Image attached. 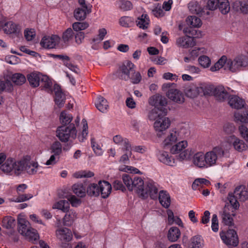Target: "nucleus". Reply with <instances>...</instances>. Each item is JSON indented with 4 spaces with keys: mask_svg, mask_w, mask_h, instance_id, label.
<instances>
[{
    "mask_svg": "<svg viewBox=\"0 0 248 248\" xmlns=\"http://www.w3.org/2000/svg\"><path fill=\"white\" fill-rule=\"evenodd\" d=\"M50 150L51 153L59 156L62 151L61 143L58 141H55L51 145Z\"/></svg>",
    "mask_w": 248,
    "mask_h": 248,
    "instance_id": "52",
    "label": "nucleus"
},
{
    "mask_svg": "<svg viewBox=\"0 0 248 248\" xmlns=\"http://www.w3.org/2000/svg\"><path fill=\"white\" fill-rule=\"evenodd\" d=\"M91 145L94 153L97 155H102L103 153L102 149L100 146L95 142L94 139H91Z\"/></svg>",
    "mask_w": 248,
    "mask_h": 248,
    "instance_id": "62",
    "label": "nucleus"
},
{
    "mask_svg": "<svg viewBox=\"0 0 248 248\" xmlns=\"http://www.w3.org/2000/svg\"><path fill=\"white\" fill-rule=\"evenodd\" d=\"M40 85L43 89L46 90L48 93H51L52 82L50 78L46 75H41Z\"/></svg>",
    "mask_w": 248,
    "mask_h": 248,
    "instance_id": "29",
    "label": "nucleus"
},
{
    "mask_svg": "<svg viewBox=\"0 0 248 248\" xmlns=\"http://www.w3.org/2000/svg\"><path fill=\"white\" fill-rule=\"evenodd\" d=\"M29 222L24 218H20L18 220V232L24 235L31 228L28 227Z\"/></svg>",
    "mask_w": 248,
    "mask_h": 248,
    "instance_id": "39",
    "label": "nucleus"
},
{
    "mask_svg": "<svg viewBox=\"0 0 248 248\" xmlns=\"http://www.w3.org/2000/svg\"><path fill=\"white\" fill-rule=\"evenodd\" d=\"M134 176L133 174H124L122 176L124 183L129 191L133 190V180Z\"/></svg>",
    "mask_w": 248,
    "mask_h": 248,
    "instance_id": "43",
    "label": "nucleus"
},
{
    "mask_svg": "<svg viewBox=\"0 0 248 248\" xmlns=\"http://www.w3.org/2000/svg\"><path fill=\"white\" fill-rule=\"evenodd\" d=\"M167 96L170 100L179 104L183 103L185 100L183 93L177 89H170L168 92Z\"/></svg>",
    "mask_w": 248,
    "mask_h": 248,
    "instance_id": "19",
    "label": "nucleus"
},
{
    "mask_svg": "<svg viewBox=\"0 0 248 248\" xmlns=\"http://www.w3.org/2000/svg\"><path fill=\"white\" fill-rule=\"evenodd\" d=\"M230 203L227 202L221 213L222 222L225 225L231 226L233 224L232 216L234 215V211L239 207V203L234 199H231Z\"/></svg>",
    "mask_w": 248,
    "mask_h": 248,
    "instance_id": "3",
    "label": "nucleus"
},
{
    "mask_svg": "<svg viewBox=\"0 0 248 248\" xmlns=\"http://www.w3.org/2000/svg\"><path fill=\"white\" fill-rule=\"evenodd\" d=\"M217 7L220 12L224 15L228 13L230 10V4L228 0H219Z\"/></svg>",
    "mask_w": 248,
    "mask_h": 248,
    "instance_id": "42",
    "label": "nucleus"
},
{
    "mask_svg": "<svg viewBox=\"0 0 248 248\" xmlns=\"http://www.w3.org/2000/svg\"><path fill=\"white\" fill-rule=\"evenodd\" d=\"M11 92L13 90V85L10 81L6 82L0 80V93L4 90Z\"/></svg>",
    "mask_w": 248,
    "mask_h": 248,
    "instance_id": "56",
    "label": "nucleus"
},
{
    "mask_svg": "<svg viewBox=\"0 0 248 248\" xmlns=\"http://www.w3.org/2000/svg\"><path fill=\"white\" fill-rule=\"evenodd\" d=\"M74 35V32L71 28H68L62 34V40L64 43L71 40Z\"/></svg>",
    "mask_w": 248,
    "mask_h": 248,
    "instance_id": "57",
    "label": "nucleus"
},
{
    "mask_svg": "<svg viewBox=\"0 0 248 248\" xmlns=\"http://www.w3.org/2000/svg\"><path fill=\"white\" fill-rule=\"evenodd\" d=\"M187 146V142L186 140H181L172 146L170 149V152L173 154H178L181 152Z\"/></svg>",
    "mask_w": 248,
    "mask_h": 248,
    "instance_id": "34",
    "label": "nucleus"
},
{
    "mask_svg": "<svg viewBox=\"0 0 248 248\" xmlns=\"http://www.w3.org/2000/svg\"><path fill=\"white\" fill-rule=\"evenodd\" d=\"M66 214L63 217V225L64 226H71L76 217V213L72 212V213H70V212H66Z\"/></svg>",
    "mask_w": 248,
    "mask_h": 248,
    "instance_id": "50",
    "label": "nucleus"
},
{
    "mask_svg": "<svg viewBox=\"0 0 248 248\" xmlns=\"http://www.w3.org/2000/svg\"><path fill=\"white\" fill-rule=\"evenodd\" d=\"M212 89V88L210 85L198 87L195 84H192L186 88L185 93L186 96L193 98L197 97L198 94L202 92L204 94H210Z\"/></svg>",
    "mask_w": 248,
    "mask_h": 248,
    "instance_id": "6",
    "label": "nucleus"
},
{
    "mask_svg": "<svg viewBox=\"0 0 248 248\" xmlns=\"http://www.w3.org/2000/svg\"><path fill=\"white\" fill-rule=\"evenodd\" d=\"M73 28L75 31H79L87 29L89 24L86 22H75L73 24Z\"/></svg>",
    "mask_w": 248,
    "mask_h": 248,
    "instance_id": "60",
    "label": "nucleus"
},
{
    "mask_svg": "<svg viewBox=\"0 0 248 248\" xmlns=\"http://www.w3.org/2000/svg\"><path fill=\"white\" fill-rule=\"evenodd\" d=\"M160 203L165 208H168L170 204V199L169 195L165 191H160L158 194Z\"/></svg>",
    "mask_w": 248,
    "mask_h": 248,
    "instance_id": "28",
    "label": "nucleus"
},
{
    "mask_svg": "<svg viewBox=\"0 0 248 248\" xmlns=\"http://www.w3.org/2000/svg\"><path fill=\"white\" fill-rule=\"evenodd\" d=\"M2 226L6 229L13 228L16 224L15 219L11 216L4 217L2 220Z\"/></svg>",
    "mask_w": 248,
    "mask_h": 248,
    "instance_id": "45",
    "label": "nucleus"
},
{
    "mask_svg": "<svg viewBox=\"0 0 248 248\" xmlns=\"http://www.w3.org/2000/svg\"><path fill=\"white\" fill-rule=\"evenodd\" d=\"M54 91L55 93V103L60 107H62L65 101V97L64 94L62 92L60 87L56 84L54 85Z\"/></svg>",
    "mask_w": 248,
    "mask_h": 248,
    "instance_id": "25",
    "label": "nucleus"
},
{
    "mask_svg": "<svg viewBox=\"0 0 248 248\" xmlns=\"http://www.w3.org/2000/svg\"><path fill=\"white\" fill-rule=\"evenodd\" d=\"M80 7L76 8L74 11V17L77 20H83L92 12V6L87 5L85 0H78Z\"/></svg>",
    "mask_w": 248,
    "mask_h": 248,
    "instance_id": "9",
    "label": "nucleus"
},
{
    "mask_svg": "<svg viewBox=\"0 0 248 248\" xmlns=\"http://www.w3.org/2000/svg\"><path fill=\"white\" fill-rule=\"evenodd\" d=\"M158 160L163 163L170 166L175 165L174 159L170 156L168 153L165 151H158L157 154Z\"/></svg>",
    "mask_w": 248,
    "mask_h": 248,
    "instance_id": "18",
    "label": "nucleus"
},
{
    "mask_svg": "<svg viewBox=\"0 0 248 248\" xmlns=\"http://www.w3.org/2000/svg\"><path fill=\"white\" fill-rule=\"evenodd\" d=\"M3 30L6 34H18L20 32V28L19 25L12 21H9L5 24Z\"/></svg>",
    "mask_w": 248,
    "mask_h": 248,
    "instance_id": "24",
    "label": "nucleus"
},
{
    "mask_svg": "<svg viewBox=\"0 0 248 248\" xmlns=\"http://www.w3.org/2000/svg\"><path fill=\"white\" fill-rule=\"evenodd\" d=\"M24 159L16 160L13 158H8L0 166V169L4 173L10 175L19 176L24 173Z\"/></svg>",
    "mask_w": 248,
    "mask_h": 248,
    "instance_id": "2",
    "label": "nucleus"
},
{
    "mask_svg": "<svg viewBox=\"0 0 248 248\" xmlns=\"http://www.w3.org/2000/svg\"><path fill=\"white\" fill-rule=\"evenodd\" d=\"M136 68V66L130 61H125L120 66L116 73V76L121 79L124 81L129 80V76Z\"/></svg>",
    "mask_w": 248,
    "mask_h": 248,
    "instance_id": "5",
    "label": "nucleus"
},
{
    "mask_svg": "<svg viewBox=\"0 0 248 248\" xmlns=\"http://www.w3.org/2000/svg\"><path fill=\"white\" fill-rule=\"evenodd\" d=\"M236 121H239L243 123H248V110L242 112H236L234 114Z\"/></svg>",
    "mask_w": 248,
    "mask_h": 248,
    "instance_id": "47",
    "label": "nucleus"
},
{
    "mask_svg": "<svg viewBox=\"0 0 248 248\" xmlns=\"http://www.w3.org/2000/svg\"><path fill=\"white\" fill-rule=\"evenodd\" d=\"M69 207V202L66 200H61L55 203L53 206V209H58L63 212H67Z\"/></svg>",
    "mask_w": 248,
    "mask_h": 248,
    "instance_id": "41",
    "label": "nucleus"
},
{
    "mask_svg": "<svg viewBox=\"0 0 248 248\" xmlns=\"http://www.w3.org/2000/svg\"><path fill=\"white\" fill-rule=\"evenodd\" d=\"M24 164V173L26 172L30 175H33L37 172V169L38 167L37 163L31 162L30 161L25 159Z\"/></svg>",
    "mask_w": 248,
    "mask_h": 248,
    "instance_id": "26",
    "label": "nucleus"
},
{
    "mask_svg": "<svg viewBox=\"0 0 248 248\" xmlns=\"http://www.w3.org/2000/svg\"><path fill=\"white\" fill-rule=\"evenodd\" d=\"M220 236L222 241L227 245L236 247L239 243L236 232L232 229H229L227 232H220Z\"/></svg>",
    "mask_w": 248,
    "mask_h": 248,
    "instance_id": "11",
    "label": "nucleus"
},
{
    "mask_svg": "<svg viewBox=\"0 0 248 248\" xmlns=\"http://www.w3.org/2000/svg\"><path fill=\"white\" fill-rule=\"evenodd\" d=\"M219 0H208L205 6V11H214L217 7Z\"/></svg>",
    "mask_w": 248,
    "mask_h": 248,
    "instance_id": "58",
    "label": "nucleus"
},
{
    "mask_svg": "<svg viewBox=\"0 0 248 248\" xmlns=\"http://www.w3.org/2000/svg\"><path fill=\"white\" fill-rule=\"evenodd\" d=\"M187 23L193 27H200L202 25V21L200 18L196 16H190L186 19Z\"/></svg>",
    "mask_w": 248,
    "mask_h": 248,
    "instance_id": "51",
    "label": "nucleus"
},
{
    "mask_svg": "<svg viewBox=\"0 0 248 248\" xmlns=\"http://www.w3.org/2000/svg\"><path fill=\"white\" fill-rule=\"evenodd\" d=\"M133 181V185H132L133 186V190L134 189H135L138 194L140 197V190L143 191L145 187L143 180L141 178L134 176Z\"/></svg>",
    "mask_w": 248,
    "mask_h": 248,
    "instance_id": "31",
    "label": "nucleus"
},
{
    "mask_svg": "<svg viewBox=\"0 0 248 248\" xmlns=\"http://www.w3.org/2000/svg\"><path fill=\"white\" fill-rule=\"evenodd\" d=\"M96 108L101 112L105 113L108 108V104L107 100L102 96L97 97L95 103Z\"/></svg>",
    "mask_w": 248,
    "mask_h": 248,
    "instance_id": "27",
    "label": "nucleus"
},
{
    "mask_svg": "<svg viewBox=\"0 0 248 248\" xmlns=\"http://www.w3.org/2000/svg\"><path fill=\"white\" fill-rule=\"evenodd\" d=\"M133 22V19L129 16H123L119 20L120 24L124 27H129Z\"/></svg>",
    "mask_w": 248,
    "mask_h": 248,
    "instance_id": "59",
    "label": "nucleus"
},
{
    "mask_svg": "<svg viewBox=\"0 0 248 248\" xmlns=\"http://www.w3.org/2000/svg\"><path fill=\"white\" fill-rule=\"evenodd\" d=\"M77 131L75 124L71 123L68 126H58L56 131L57 137L62 142H67L70 139H75L77 137Z\"/></svg>",
    "mask_w": 248,
    "mask_h": 248,
    "instance_id": "4",
    "label": "nucleus"
},
{
    "mask_svg": "<svg viewBox=\"0 0 248 248\" xmlns=\"http://www.w3.org/2000/svg\"><path fill=\"white\" fill-rule=\"evenodd\" d=\"M231 138L233 140V146L236 150L241 152L246 149L247 145L243 140H239L234 136H231Z\"/></svg>",
    "mask_w": 248,
    "mask_h": 248,
    "instance_id": "37",
    "label": "nucleus"
},
{
    "mask_svg": "<svg viewBox=\"0 0 248 248\" xmlns=\"http://www.w3.org/2000/svg\"><path fill=\"white\" fill-rule=\"evenodd\" d=\"M210 86L212 88V89L210 93L213 92V95L217 100L223 102L229 97L230 95L228 93L223 86H218L215 88L211 86Z\"/></svg>",
    "mask_w": 248,
    "mask_h": 248,
    "instance_id": "16",
    "label": "nucleus"
},
{
    "mask_svg": "<svg viewBox=\"0 0 248 248\" xmlns=\"http://www.w3.org/2000/svg\"><path fill=\"white\" fill-rule=\"evenodd\" d=\"M228 103L232 108L238 109L244 108L245 101L238 96L234 95H230L228 97Z\"/></svg>",
    "mask_w": 248,
    "mask_h": 248,
    "instance_id": "20",
    "label": "nucleus"
},
{
    "mask_svg": "<svg viewBox=\"0 0 248 248\" xmlns=\"http://www.w3.org/2000/svg\"><path fill=\"white\" fill-rule=\"evenodd\" d=\"M150 20L146 14H142L136 20L137 25L140 29L145 30L148 28Z\"/></svg>",
    "mask_w": 248,
    "mask_h": 248,
    "instance_id": "32",
    "label": "nucleus"
},
{
    "mask_svg": "<svg viewBox=\"0 0 248 248\" xmlns=\"http://www.w3.org/2000/svg\"><path fill=\"white\" fill-rule=\"evenodd\" d=\"M11 79L13 82L17 85L23 84L26 80L24 75L20 73H15L13 74Z\"/></svg>",
    "mask_w": 248,
    "mask_h": 248,
    "instance_id": "44",
    "label": "nucleus"
},
{
    "mask_svg": "<svg viewBox=\"0 0 248 248\" xmlns=\"http://www.w3.org/2000/svg\"><path fill=\"white\" fill-rule=\"evenodd\" d=\"M72 190L77 196L81 198L85 196L87 193L85 188L82 184L74 185L72 186Z\"/></svg>",
    "mask_w": 248,
    "mask_h": 248,
    "instance_id": "38",
    "label": "nucleus"
},
{
    "mask_svg": "<svg viewBox=\"0 0 248 248\" xmlns=\"http://www.w3.org/2000/svg\"><path fill=\"white\" fill-rule=\"evenodd\" d=\"M73 119L72 115L66 111H62L60 115V121L62 125L70 124Z\"/></svg>",
    "mask_w": 248,
    "mask_h": 248,
    "instance_id": "40",
    "label": "nucleus"
},
{
    "mask_svg": "<svg viewBox=\"0 0 248 248\" xmlns=\"http://www.w3.org/2000/svg\"><path fill=\"white\" fill-rule=\"evenodd\" d=\"M24 235L30 241L33 242L37 241L39 237L37 231L33 228H31Z\"/></svg>",
    "mask_w": 248,
    "mask_h": 248,
    "instance_id": "49",
    "label": "nucleus"
},
{
    "mask_svg": "<svg viewBox=\"0 0 248 248\" xmlns=\"http://www.w3.org/2000/svg\"><path fill=\"white\" fill-rule=\"evenodd\" d=\"M119 8L122 11H126L130 10L133 8L132 3L128 0H120L118 2Z\"/></svg>",
    "mask_w": 248,
    "mask_h": 248,
    "instance_id": "54",
    "label": "nucleus"
},
{
    "mask_svg": "<svg viewBox=\"0 0 248 248\" xmlns=\"http://www.w3.org/2000/svg\"><path fill=\"white\" fill-rule=\"evenodd\" d=\"M184 134L183 130L180 131L176 129L170 130L167 133L163 143L165 146H168L176 143L184 138Z\"/></svg>",
    "mask_w": 248,
    "mask_h": 248,
    "instance_id": "12",
    "label": "nucleus"
},
{
    "mask_svg": "<svg viewBox=\"0 0 248 248\" xmlns=\"http://www.w3.org/2000/svg\"><path fill=\"white\" fill-rule=\"evenodd\" d=\"M188 7L189 10L192 13L197 15H209L210 14V12L205 11V8H202L199 3L197 2H191L189 3Z\"/></svg>",
    "mask_w": 248,
    "mask_h": 248,
    "instance_id": "23",
    "label": "nucleus"
},
{
    "mask_svg": "<svg viewBox=\"0 0 248 248\" xmlns=\"http://www.w3.org/2000/svg\"><path fill=\"white\" fill-rule=\"evenodd\" d=\"M41 75V73L37 72H33L28 74L27 78L32 87L35 88L40 85Z\"/></svg>",
    "mask_w": 248,
    "mask_h": 248,
    "instance_id": "22",
    "label": "nucleus"
},
{
    "mask_svg": "<svg viewBox=\"0 0 248 248\" xmlns=\"http://www.w3.org/2000/svg\"><path fill=\"white\" fill-rule=\"evenodd\" d=\"M224 153L222 147L217 146L205 154L202 152L196 153L192 157V162L199 168L207 169L217 165L218 161L224 156Z\"/></svg>",
    "mask_w": 248,
    "mask_h": 248,
    "instance_id": "1",
    "label": "nucleus"
},
{
    "mask_svg": "<svg viewBox=\"0 0 248 248\" xmlns=\"http://www.w3.org/2000/svg\"><path fill=\"white\" fill-rule=\"evenodd\" d=\"M129 80L134 84H139L142 78L140 73L139 72L136 71L135 69L132 73V74L129 76Z\"/></svg>",
    "mask_w": 248,
    "mask_h": 248,
    "instance_id": "53",
    "label": "nucleus"
},
{
    "mask_svg": "<svg viewBox=\"0 0 248 248\" xmlns=\"http://www.w3.org/2000/svg\"><path fill=\"white\" fill-rule=\"evenodd\" d=\"M202 241L203 240L201 235H195L190 239L188 248H202Z\"/></svg>",
    "mask_w": 248,
    "mask_h": 248,
    "instance_id": "36",
    "label": "nucleus"
},
{
    "mask_svg": "<svg viewBox=\"0 0 248 248\" xmlns=\"http://www.w3.org/2000/svg\"><path fill=\"white\" fill-rule=\"evenodd\" d=\"M176 44L179 47L186 48L194 46L196 43L194 37L186 36L178 38Z\"/></svg>",
    "mask_w": 248,
    "mask_h": 248,
    "instance_id": "17",
    "label": "nucleus"
},
{
    "mask_svg": "<svg viewBox=\"0 0 248 248\" xmlns=\"http://www.w3.org/2000/svg\"><path fill=\"white\" fill-rule=\"evenodd\" d=\"M180 235V230L176 227H171L168 231L167 237L170 241L174 242L177 241Z\"/></svg>",
    "mask_w": 248,
    "mask_h": 248,
    "instance_id": "30",
    "label": "nucleus"
},
{
    "mask_svg": "<svg viewBox=\"0 0 248 248\" xmlns=\"http://www.w3.org/2000/svg\"><path fill=\"white\" fill-rule=\"evenodd\" d=\"M150 99L153 100L151 105L155 106V107L165 106L167 104L166 98L161 95H154Z\"/></svg>",
    "mask_w": 248,
    "mask_h": 248,
    "instance_id": "33",
    "label": "nucleus"
},
{
    "mask_svg": "<svg viewBox=\"0 0 248 248\" xmlns=\"http://www.w3.org/2000/svg\"><path fill=\"white\" fill-rule=\"evenodd\" d=\"M248 64V61L244 57L239 56L235 58L233 61L231 59L228 60L227 67L232 72H235L240 68L246 66Z\"/></svg>",
    "mask_w": 248,
    "mask_h": 248,
    "instance_id": "13",
    "label": "nucleus"
},
{
    "mask_svg": "<svg viewBox=\"0 0 248 248\" xmlns=\"http://www.w3.org/2000/svg\"><path fill=\"white\" fill-rule=\"evenodd\" d=\"M99 194H101L103 198L105 199L108 197L111 191V185L107 181H99Z\"/></svg>",
    "mask_w": 248,
    "mask_h": 248,
    "instance_id": "21",
    "label": "nucleus"
},
{
    "mask_svg": "<svg viewBox=\"0 0 248 248\" xmlns=\"http://www.w3.org/2000/svg\"><path fill=\"white\" fill-rule=\"evenodd\" d=\"M228 61L226 56H222L219 60L214 64V66L210 68L211 71L214 72L216 71L221 68H222L225 64L227 65Z\"/></svg>",
    "mask_w": 248,
    "mask_h": 248,
    "instance_id": "46",
    "label": "nucleus"
},
{
    "mask_svg": "<svg viewBox=\"0 0 248 248\" xmlns=\"http://www.w3.org/2000/svg\"><path fill=\"white\" fill-rule=\"evenodd\" d=\"M248 198V192L246 190L245 187L243 186H237L235 188L233 193H229L228 196V200L229 203L231 199H234L236 202H238L239 200L240 201H245Z\"/></svg>",
    "mask_w": 248,
    "mask_h": 248,
    "instance_id": "14",
    "label": "nucleus"
},
{
    "mask_svg": "<svg viewBox=\"0 0 248 248\" xmlns=\"http://www.w3.org/2000/svg\"><path fill=\"white\" fill-rule=\"evenodd\" d=\"M140 197L145 199L149 196L152 199H157L158 197L157 185L153 181H149L146 183L143 191L140 190Z\"/></svg>",
    "mask_w": 248,
    "mask_h": 248,
    "instance_id": "7",
    "label": "nucleus"
},
{
    "mask_svg": "<svg viewBox=\"0 0 248 248\" xmlns=\"http://www.w3.org/2000/svg\"><path fill=\"white\" fill-rule=\"evenodd\" d=\"M239 132L242 137L248 141V128L244 125H241L239 127Z\"/></svg>",
    "mask_w": 248,
    "mask_h": 248,
    "instance_id": "64",
    "label": "nucleus"
},
{
    "mask_svg": "<svg viewBox=\"0 0 248 248\" xmlns=\"http://www.w3.org/2000/svg\"><path fill=\"white\" fill-rule=\"evenodd\" d=\"M198 61L199 64L203 68L208 67L211 64L210 58L205 55L201 56L198 59Z\"/></svg>",
    "mask_w": 248,
    "mask_h": 248,
    "instance_id": "55",
    "label": "nucleus"
},
{
    "mask_svg": "<svg viewBox=\"0 0 248 248\" xmlns=\"http://www.w3.org/2000/svg\"><path fill=\"white\" fill-rule=\"evenodd\" d=\"M86 192L90 196L97 197L99 195V184L92 183L87 188Z\"/></svg>",
    "mask_w": 248,
    "mask_h": 248,
    "instance_id": "35",
    "label": "nucleus"
},
{
    "mask_svg": "<svg viewBox=\"0 0 248 248\" xmlns=\"http://www.w3.org/2000/svg\"><path fill=\"white\" fill-rule=\"evenodd\" d=\"M165 114L156 119L154 124V127L158 137H161L165 131L170 126V121L169 119L165 117Z\"/></svg>",
    "mask_w": 248,
    "mask_h": 248,
    "instance_id": "10",
    "label": "nucleus"
},
{
    "mask_svg": "<svg viewBox=\"0 0 248 248\" xmlns=\"http://www.w3.org/2000/svg\"><path fill=\"white\" fill-rule=\"evenodd\" d=\"M60 38L57 35H52L51 37H44L40 43L41 45L48 49L54 48L57 44H58Z\"/></svg>",
    "mask_w": 248,
    "mask_h": 248,
    "instance_id": "15",
    "label": "nucleus"
},
{
    "mask_svg": "<svg viewBox=\"0 0 248 248\" xmlns=\"http://www.w3.org/2000/svg\"><path fill=\"white\" fill-rule=\"evenodd\" d=\"M57 238L62 242L63 248H72V246L67 242L70 241L73 237L71 230L67 228H61L56 231Z\"/></svg>",
    "mask_w": 248,
    "mask_h": 248,
    "instance_id": "8",
    "label": "nucleus"
},
{
    "mask_svg": "<svg viewBox=\"0 0 248 248\" xmlns=\"http://www.w3.org/2000/svg\"><path fill=\"white\" fill-rule=\"evenodd\" d=\"M164 114L157 108H155L151 110L148 114V118L150 121L155 122L156 119L163 116Z\"/></svg>",
    "mask_w": 248,
    "mask_h": 248,
    "instance_id": "48",
    "label": "nucleus"
},
{
    "mask_svg": "<svg viewBox=\"0 0 248 248\" xmlns=\"http://www.w3.org/2000/svg\"><path fill=\"white\" fill-rule=\"evenodd\" d=\"M152 13L156 17H162L164 15V12L159 4L152 9Z\"/></svg>",
    "mask_w": 248,
    "mask_h": 248,
    "instance_id": "61",
    "label": "nucleus"
},
{
    "mask_svg": "<svg viewBox=\"0 0 248 248\" xmlns=\"http://www.w3.org/2000/svg\"><path fill=\"white\" fill-rule=\"evenodd\" d=\"M83 122V130L81 135L78 136V139L80 141H83L84 139L88 135V124L85 119L82 120Z\"/></svg>",
    "mask_w": 248,
    "mask_h": 248,
    "instance_id": "63",
    "label": "nucleus"
}]
</instances>
